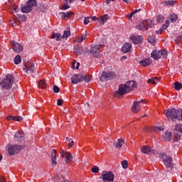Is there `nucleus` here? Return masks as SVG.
<instances>
[{
    "instance_id": "nucleus-3",
    "label": "nucleus",
    "mask_w": 182,
    "mask_h": 182,
    "mask_svg": "<svg viewBox=\"0 0 182 182\" xmlns=\"http://www.w3.org/2000/svg\"><path fill=\"white\" fill-rule=\"evenodd\" d=\"M168 120L176 122V120H182V112L176 109H168L165 113Z\"/></svg>"
},
{
    "instance_id": "nucleus-27",
    "label": "nucleus",
    "mask_w": 182,
    "mask_h": 182,
    "mask_svg": "<svg viewBox=\"0 0 182 182\" xmlns=\"http://www.w3.org/2000/svg\"><path fill=\"white\" fill-rule=\"evenodd\" d=\"M124 143V139L122 138L118 139L117 144L115 146L116 149H120L121 147H123Z\"/></svg>"
},
{
    "instance_id": "nucleus-51",
    "label": "nucleus",
    "mask_w": 182,
    "mask_h": 182,
    "mask_svg": "<svg viewBox=\"0 0 182 182\" xmlns=\"http://www.w3.org/2000/svg\"><path fill=\"white\" fill-rule=\"evenodd\" d=\"M57 105L58 106H62V105H63V100L58 99L57 101Z\"/></svg>"
},
{
    "instance_id": "nucleus-41",
    "label": "nucleus",
    "mask_w": 182,
    "mask_h": 182,
    "mask_svg": "<svg viewBox=\"0 0 182 182\" xmlns=\"http://www.w3.org/2000/svg\"><path fill=\"white\" fill-rule=\"evenodd\" d=\"M139 11H140V9L137 10L135 9L134 10L132 13H130V14L127 16L128 19H132V18L133 17V15H134V14H137V12H139Z\"/></svg>"
},
{
    "instance_id": "nucleus-28",
    "label": "nucleus",
    "mask_w": 182,
    "mask_h": 182,
    "mask_svg": "<svg viewBox=\"0 0 182 182\" xmlns=\"http://www.w3.org/2000/svg\"><path fill=\"white\" fill-rule=\"evenodd\" d=\"M70 36V28H67V29L64 31V33L62 36L63 39H68Z\"/></svg>"
},
{
    "instance_id": "nucleus-53",
    "label": "nucleus",
    "mask_w": 182,
    "mask_h": 182,
    "mask_svg": "<svg viewBox=\"0 0 182 182\" xmlns=\"http://www.w3.org/2000/svg\"><path fill=\"white\" fill-rule=\"evenodd\" d=\"M90 17H85V20H84V25H87L88 23H89V18H90Z\"/></svg>"
},
{
    "instance_id": "nucleus-26",
    "label": "nucleus",
    "mask_w": 182,
    "mask_h": 182,
    "mask_svg": "<svg viewBox=\"0 0 182 182\" xmlns=\"http://www.w3.org/2000/svg\"><path fill=\"white\" fill-rule=\"evenodd\" d=\"M141 151H142L144 154H147L151 151V148L149 146H144L141 148Z\"/></svg>"
},
{
    "instance_id": "nucleus-61",
    "label": "nucleus",
    "mask_w": 182,
    "mask_h": 182,
    "mask_svg": "<svg viewBox=\"0 0 182 182\" xmlns=\"http://www.w3.org/2000/svg\"><path fill=\"white\" fill-rule=\"evenodd\" d=\"M92 21H97V17H96V16H92Z\"/></svg>"
},
{
    "instance_id": "nucleus-59",
    "label": "nucleus",
    "mask_w": 182,
    "mask_h": 182,
    "mask_svg": "<svg viewBox=\"0 0 182 182\" xmlns=\"http://www.w3.org/2000/svg\"><path fill=\"white\" fill-rule=\"evenodd\" d=\"M113 1H114V0H106V4H107V5H109V4H110V2H113Z\"/></svg>"
},
{
    "instance_id": "nucleus-35",
    "label": "nucleus",
    "mask_w": 182,
    "mask_h": 182,
    "mask_svg": "<svg viewBox=\"0 0 182 182\" xmlns=\"http://www.w3.org/2000/svg\"><path fill=\"white\" fill-rule=\"evenodd\" d=\"M15 65H19L21 63V55H17L14 58Z\"/></svg>"
},
{
    "instance_id": "nucleus-5",
    "label": "nucleus",
    "mask_w": 182,
    "mask_h": 182,
    "mask_svg": "<svg viewBox=\"0 0 182 182\" xmlns=\"http://www.w3.org/2000/svg\"><path fill=\"white\" fill-rule=\"evenodd\" d=\"M159 159L162 160L165 167L168 168H173L174 164H173V158L166 153H161L159 154Z\"/></svg>"
},
{
    "instance_id": "nucleus-8",
    "label": "nucleus",
    "mask_w": 182,
    "mask_h": 182,
    "mask_svg": "<svg viewBox=\"0 0 182 182\" xmlns=\"http://www.w3.org/2000/svg\"><path fill=\"white\" fill-rule=\"evenodd\" d=\"M38 2L36 0H28L26 3V6L21 7V12L23 14H29L33 8V6H36Z\"/></svg>"
},
{
    "instance_id": "nucleus-10",
    "label": "nucleus",
    "mask_w": 182,
    "mask_h": 182,
    "mask_svg": "<svg viewBox=\"0 0 182 182\" xmlns=\"http://www.w3.org/2000/svg\"><path fill=\"white\" fill-rule=\"evenodd\" d=\"M100 178L102 179L103 182H113L114 180V174L112 171H103Z\"/></svg>"
},
{
    "instance_id": "nucleus-56",
    "label": "nucleus",
    "mask_w": 182,
    "mask_h": 182,
    "mask_svg": "<svg viewBox=\"0 0 182 182\" xmlns=\"http://www.w3.org/2000/svg\"><path fill=\"white\" fill-rule=\"evenodd\" d=\"M0 182H6L4 176H0Z\"/></svg>"
},
{
    "instance_id": "nucleus-38",
    "label": "nucleus",
    "mask_w": 182,
    "mask_h": 182,
    "mask_svg": "<svg viewBox=\"0 0 182 182\" xmlns=\"http://www.w3.org/2000/svg\"><path fill=\"white\" fill-rule=\"evenodd\" d=\"M62 15L64 18H70V16H72V15H73V12L70 11V12H63Z\"/></svg>"
},
{
    "instance_id": "nucleus-48",
    "label": "nucleus",
    "mask_w": 182,
    "mask_h": 182,
    "mask_svg": "<svg viewBox=\"0 0 182 182\" xmlns=\"http://www.w3.org/2000/svg\"><path fill=\"white\" fill-rule=\"evenodd\" d=\"M65 160L66 161H69V160H70V159H72V154H70V153L68 152L67 155H65Z\"/></svg>"
},
{
    "instance_id": "nucleus-9",
    "label": "nucleus",
    "mask_w": 182,
    "mask_h": 182,
    "mask_svg": "<svg viewBox=\"0 0 182 182\" xmlns=\"http://www.w3.org/2000/svg\"><path fill=\"white\" fill-rule=\"evenodd\" d=\"M116 77V73L114 72H102L101 77H100V81L101 82H107V80H113Z\"/></svg>"
},
{
    "instance_id": "nucleus-23",
    "label": "nucleus",
    "mask_w": 182,
    "mask_h": 182,
    "mask_svg": "<svg viewBox=\"0 0 182 182\" xmlns=\"http://www.w3.org/2000/svg\"><path fill=\"white\" fill-rule=\"evenodd\" d=\"M107 21H109V14H105L98 18V22L102 23V25H105Z\"/></svg>"
},
{
    "instance_id": "nucleus-43",
    "label": "nucleus",
    "mask_w": 182,
    "mask_h": 182,
    "mask_svg": "<svg viewBox=\"0 0 182 182\" xmlns=\"http://www.w3.org/2000/svg\"><path fill=\"white\" fill-rule=\"evenodd\" d=\"M86 36H87V34H86V33H85V34H83L81 38H78L77 42H79L80 43H82V42H83V41H84L85 39H86Z\"/></svg>"
},
{
    "instance_id": "nucleus-60",
    "label": "nucleus",
    "mask_w": 182,
    "mask_h": 182,
    "mask_svg": "<svg viewBox=\"0 0 182 182\" xmlns=\"http://www.w3.org/2000/svg\"><path fill=\"white\" fill-rule=\"evenodd\" d=\"M126 59H127V56H122V57L121 58V60H126Z\"/></svg>"
},
{
    "instance_id": "nucleus-1",
    "label": "nucleus",
    "mask_w": 182,
    "mask_h": 182,
    "mask_svg": "<svg viewBox=\"0 0 182 182\" xmlns=\"http://www.w3.org/2000/svg\"><path fill=\"white\" fill-rule=\"evenodd\" d=\"M137 87V82L134 80L128 81L125 84H121L119 86L118 95L123 96L126 93H129L132 90H134Z\"/></svg>"
},
{
    "instance_id": "nucleus-39",
    "label": "nucleus",
    "mask_w": 182,
    "mask_h": 182,
    "mask_svg": "<svg viewBox=\"0 0 182 182\" xmlns=\"http://www.w3.org/2000/svg\"><path fill=\"white\" fill-rule=\"evenodd\" d=\"M121 164L122 166V168L126 169L127 167H129V162H127V160L122 161Z\"/></svg>"
},
{
    "instance_id": "nucleus-29",
    "label": "nucleus",
    "mask_w": 182,
    "mask_h": 182,
    "mask_svg": "<svg viewBox=\"0 0 182 182\" xmlns=\"http://www.w3.org/2000/svg\"><path fill=\"white\" fill-rule=\"evenodd\" d=\"M61 36H62L60 35V33H53L51 35L50 38H51V39H55V41H57V42H58V41H60V37H61Z\"/></svg>"
},
{
    "instance_id": "nucleus-15",
    "label": "nucleus",
    "mask_w": 182,
    "mask_h": 182,
    "mask_svg": "<svg viewBox=\"0 0 182 182\" xmlns=\"http://www.w3.org/2000/svg\"><path fill=\"white\" fill-rule=\"evenodd\" d=\"M12 48L13 50H14V52L16 53H21V52L23 51V46L15 41H13L12 43Z\"/></svg>"
},
{
    "instance_id": "nucleus-45",
    "label": "nucleus",
    "mask_w": 182,
    "mask_h": 182,
    "mask_svg": "<svg viewBox=\"0 0 182 182\" xmlns=\"http://www.w3.org/2000/svg\"><path fill=\"white\" fill-rule=\"evenodd\" d=\"M166 5H168L169 6H171L173 5H175L176 1H167L165 2Z\"/></svg>"
},
{
    "instance_id": "nucleus-36",
    "label": "nucleus",
    "mask_w": 182,
    "mask_h": 182,
    "mask_svg": "<svg viewBox=\"0 0 182 182\" xmlns=\"http://www.w3.org/2000/svg\"><path fill=\"white\" fill-rule=\"evenodd\" d=\"M181 87H182L181 83H180L178 82H176L174 83V88L176 89V90H180V89H181Z\"/></svg>"
},
{
    "instance_id": "nucleus-63",
    "label": "nucleus",
    "mask_w": 182,
    "mask_h": 182,
    "mask_svg": "<svg viewBox=\"0 0 182 182\" xmlns=\"http://www.w3.org/2000/svg\"><path fill=\"white\" fill-rule=\"evenodd\" d=\"M66 141H70V138L66 137Z\"/></svg>"
},
{
    "instance_id": "nucleus-44",
    "label": "nucleus",
    "mask_w": 182,
    "mask_h": 182,
    "mask_svg": "<svg viewBox=\"0 0 182 182\" xmlns=\"http://www.w3.org/2000/svg\"><path fill=\"white\" fill-rule=\"evenodd\" d=\"M175 41L177 43V45H178V43H182V36H178Z\"/></svg>"
},
{
    "instance_id": "nucleus-57",
    "label": "nucleus",
    "mask_w": 182,
    "mask_h": 182,
    "mask_svg": "<svg viewBox=\"0 0 182 182\" xmlns=\"http://www.w3.org/2000/svg\"><path fill=\"white\" fill-rule=\"evenodd\" d=\"M163 31H164L163 29L160 28L159 30L156 31V32L157 35H160L163 32Z\"/></svg>"
},
{
    "instance_id": "nucleus-21",
    "label": "nucleus",
    "mask_w": 182,
    "mask_h": 182,
    "mask_svg": "<svg viewBox=\"0 0 182 182\" xmlns=\"http://www.w3.org/2000/svg\"><path fill=\"white\" fill-rule=\"evenodd\" d=\"M162 139L164 140V141H171V140L173 139V134L170 131H166L164 135L162 136Z\"/></svg>"
},
{
    "instance_id": "nucleus-25",
    "label": "nucleus",
    "mask_w": 182,
    "mask_h": 182,
    "mask_svg": "<svg viewBox=\"0 0 182 182\" xmlns=\"http://www.w3.org/2000/svg\"><path fill=\"white\" fill-rule=\"evenodd\" d=\"M159 82H160V79L157 77L149 78L147 80V83H152V85H157Z\"/></svg>"
},
{
    "instance_id": "nucleus-58",
    "label": "nucleus",
    "mask_w": 182,
    "mask_h": 182,
    "mask_svg": "<svg viewBox=\"0 0 182 182\" xmlns=\"http://www.w3.org/2000/svg\"><path fill=\"white\" fill-rule=\"evenodd\" d=\"M11 23L12 24V26H16V22H15L14 21H11Z\"/></svg>"
},
{
    "instance_id": "nucleus-64",
    "label": "nucleus",
    "mask_w": 182,
    "mask_h": 182,
    "mask_svg": "<svg viewBox=\"0 0 182 182\" xmlns=\"http://www.w3.org/2000/svg\"><path fill=\"white\" fill-rule=\"evenodd\" d=\"M2 160V155L0 154V161Z\"/></svg>"
},
{
    "instance_id": "nucleus-47",
    "label": "nucleus",
    "mask_w": 182,
    "mask_h": 182,
    "mask_svg": "<svg viewBox=\"0 0 182 182\" xmlns=\"http://www.w3.org/2000/svg\"><path fill=\"white\" fill-rule=\"evenodd\" d=\"M91 171H92V173H98L99 172V167H97V166H94L92 169H91Z\"/></svg>"
},
{
    "instance_id": "nucleus-24",
    "label": "nucleus",
    "mask_w": 182,
    "mask_h": 182,
    "mask_svg": "<svg viewBox=\"0 0 182 182\" xmlns=\"http://www.w3.org/2000/svg\"><path fill=\"white\" fill-rule=\"evenodd\" d=\"M139 65H141V66H150V65H151V60H150V58H145L139 61Z\"/></svg>"
},
{
    "instance_id": "nucleus-6",
    "label": "nucleus",
    "mask_w": 182,
    "mask_h": 182,
    "mask_svg": "<svg viewBox=\"0 0 182 182\" xmlns=\"http://www.w3.org/2000/svg\"><path fill=\"white\" fill-rule=\"evenodd\" d=\"M91 79L92 78L90 77V75H83L82 74L80 73L73 75V77H71V82L73 85H76V83H79V82H82V80H85V82L89 83Z\"/></svg>"
},
{
    "instance_id": "nucleus-37",
    "label": "nucleus",
    "mask_w": 182,
    "mask_h": 182,
    "mask_svg": "<svg viewBox=\"0 0 182 182\" xmlns=\"http://www.w3.org/2000/svg\"><path fill=\"white\" fill-rule=\"evenodd\" d=\"M177 19H178V16L176 14H173L171 16V22L174 23L177 21Z\"/></svg>"
},
{
    "instance_id": "nucleus-42",
    "label": "nucleus",
    "mask_w": 182,
    "mask_h": 182,
    "mask_svg": "<svg viewBox=\"0 0 182 182\" xmlns=\"http://www.w3.org/2000/svg\"><path fill=\"white\" fill-rule=\"evenodd\" d=\"M23 119L21 116H14L13 120L14 122H22Z\"/></svg>"
},
{
    "instance_id": "nucleus-40",
    "label": "nucleus",
    "mask_w": 182,
    "mask_h": 182,
    "mask_svg": "<svg viewBox=\"0 0 182 182\" xmlns=\"http://www.w3.org/2000/svg\"><path fill=\"white\" fill-rule=\"evenodd\" d=\"M68 2L64 4L63 5L61 6V9L62 11H66V9H69L70 8V6L68 4Z\"/></svg>"
},
{
    "instance_id": "nucleus-62",
    "label": "nucleus",
    "mask_w": 182,
    "mask_h": 182,
    "mask_svg": "<svg viewBox=\"0 0 182 182\" xmlns=\"http://www.w3.org/2000/svg\"><path fill=\"white\" fill-rule=\"evenodd\" d=\"M123 2H125V4H129V0H122Z\"/></svg>"
},
{
    "instance_id": "nucleus-4",
    "label": "nucleus",
    "mask_w": 182,
    "mask_h": 182,
    "mask_svg": "<svg viewBox=\"0 0 182 182\" xmlns=\"http://www.w3.org/2000/svg\"><path fill=\"white\" fill-rule=\"evenodd\" d=\"M14 85V76L12 75H7L6 77L0 82V85L4 90H9Z\"/></svg>"
},
{
    "instance_id": "nucleus-7",
    "label": "nucleus",
    "mask_w": 182,
    "mask_h": 182,
    "mask_svg": "<svg viewBox=\"0 0 182 182\" xmlns=\"http://www.w3.org/2000/svg\"><path fill=\"white\" fill-rule=\"evenodd\" d=\"M168 55V53L167 52V50H154L151 53V56L154 59V60H157L158 59H160L161 58H164V59H167V55Z\"/></svg>"
},
{
    "instance_id": "nucleus-18",
    "label": "nucleus",
    "mask_w": 182,
    "mask_h": 182,
    "mask_svg": "<svg viewBox=\"0 0 182 182\" xmlns=\"http://www.w3.org/2000/svg\"><path fill=\"white\" fill-rule=\"evenodd\" d=\"M58 154V151L56 149H53L51 152V166H56L58 164L56 154Z\"/></svg>"
},
{
    "instance_id": "nucleus-22",
    "label": "nucleus",
    "mask_w": 182,
    "mask_h": 182,
    "mask_svg": "<svg viewBox=\"0 0 182 182\" xmlns=\"http://www.w3.org/2000/svg\"><path fill=\"white\" fill-rule=\"evenodd\" d=\"M24 137H25V134H23V132L21 131H18L14 135V139H16L17 141H21V140H23Z\"/></svg>"
},
{
    "instance_id": "nucleus-54",
    "label": "nucleus",
    "mask_w": 182,
    "mask_h": 182,
    "mask_svg": "<svg viewBox=\"0 0 182 182\" xmlns=\"http://www.w3.org/2000/svg\"><path fill=\"white\" fill-rule=\"evenodd\" d=\"M75 144V141H71L68 145V147H73V145Z\"/></svg>"
},
{
    "instance_id": "nucleus-11",
    "label": "nucleus",
    "mask_w": 182,
    "mask_h": 182,
    "mask_svg": "<svg viewBox=\"0 0 182 182\" xmlns=\"http://www.w3.org/2000/svg\"><path fill=\"white\" fill-rule=\"evenodd\" d=\"M7 149L10 156H15L21 151V146L19 145H8Z\"/></svg>"
},
{
    "instance_id": "nucleus-32",
    "label": "nucleus",
    "mask_w": 182,
    "mask_h": 182,
    "mask_svg": "<svg viewBox=\"0 0 182 182\" xmlns=\"http://www.w3.org/2000/svg\"><path fill=\"white\" fill-rule=\"evenodd\" d=\"M136 28H138L139 31H146V27L144 26V21H142V22L139 23L136 26Z\"/></svg>"
},
{
    "instance_id": "nucleus-2",
    "label": "nucleus",
    "mask_w": 182,
    "mask_h": 182,
    "mask_svg": "<svg viewBox=\"0 0 182 182\" xmlns=\"http://www.w3.org/2000/svg\"><path fill=\"white\" fill-rule=\"evenodd\" d=\"M6 4L9 6V9L11 10V14H14V16L17 21L20 22H25V21H26V16L18 14V12H19L21 9L18 7V5L12 1V0H9V3H6Z\"/></svg>"
},
{
    "instance_id": "nucleus-49",
    "label": "nucleus",
    "mask_w": 182,
    "mask_h": 182,
    "mask_svg": "<svg viewBox=\"0 0 182 182\" xmlns=\"http://www.w3.org/2000/svg\"><path fill=\"white\" fill-rule=\"evenodd\" d=\"M53 89L54 93H59V87H58L57 85H54Z\"/></svg>"
},
{
    "instance_id": "nucleus-14",
    "label": "nucleus",
    "mask_w": 182,
    "mask_h": 182,
    "mask_svg": "<svg viewBox=\"0 0 182 182\" xmlns=\"http://www.w3.org/2000/svg\"><path fill=\"white\" fill-rule=\"evenodd\" d=\"M25 70L26 73H28V75H32L35 70V64L33 63H28L25 65Z\"/></svg>"
},
{
    "instance_id": "nucleus-13",
    "label": "nucleus",
    "mask_w": 182,
    "mask_h": 182,
    "mask_svg": "<svg viewBox=\"0 0 182 182\" xmlns=\"http://www.w3.org/2000/svg\"><path fill=\"white\" fill-rule=\"evenodd\" d=\"M140 103H143V100H141V101H134L132 107L131 108L132 112H133V113H139V112H140L141 109V106H140Z\"/></svg>"
},
{
    "instance_id": "nucleus-33",
    "label": "nucleus",
    "mask_w": 182,
    "mask_h": 182,
    "mask_svg": "<svg viewBox=\"0 0 182 182\" xmlns=\"http://www.w3.org/2000/svg\"><path fill=\"white\" fill-rule=\"evenodd\" d=\"M148 42L149 43H154L156 42V36L152 35L148 38Z\"/></svg>"
},
{
    "instance_id": "nucleus-52",
    "label": "nucleus",
    "mask_w": 182,
    "mask_h": 182,
    "mask_svg": "<svg viewBox=\"0 0 182 182\" xmlns=\"http://www.w3.org/2000/svg\"><path fill=\"white\" fill-rule=\"evenodd\" d=\"M68 153V152H67L66 151L63 150V151L60 152L61 157H65V156L67 155Z\"/></svg>"
},
{
    "instance_id": "nucleus-50",
    "label": "nucleus",
    "mask_w": 182,
    "mask_h": 182,
    "mask_svg": "<svg viewBox=\"0 0 182 182\" xmlns=\"http://www.w3.org/2000/svg\"><path fill=\"white\" fill-rule=\"evenodd\" d=\"M156 21H157V22H159V23L163 22V16L158 15Z\"/></svg>"
},
{
    "instance_id": "nucleus-31",
    "label": "nucleus",
    "mask_w": 182,
    "mask_h": 182,
    "mask_svg": "<svg viewBox=\"0 0 182 182\" xmlns=\"http://www.w3.org/2000/svg\"><path fill=\"white\" fill-rule=\"evenodd\" d=\"M38 87L40 89H45L46 87V81L43 80H40L38 81Z\"/></svg>"
},
{
    "instance_id": "nucleus-34",
    "label": "nucleus",
    "mask_w": 182,
    "mask_h": 182,
    "mask_svg": "<svg viewBox=\"0 0 182 182\" xmlns=\"http://www.w3.org/2000/svg\"><path fill=\"white\" fill-rule=\"evenodd\" d=\"M168 26H170V21L168 20H166L165 21V23L162 25V27L161 28L163 31H166V28L168 27Z\"/></svg>"
},
{
    "instance_id": "nucleus-19",
    "label": "nucleus",
    "mask_w": 182,
    "mask_h": 182,
    "mask_svg": "<svg viewBox=\"0 0 182 182\" xmlns=\"http://www.w3.org/2000/svg\"><path fill=\"white\" fill-rule=\"evenodd\" d=\"M132 49V44L129 43H125L121 48L122 53H129Z\"/></svg>"
},
{
    "instance_id": "nucleus-30",
    "label": "nucleus",
    "mask_w": 182,
    "mask_h": 182,
    "mask_svg": "<svg viewBox=\"0 0 182 182\" xmlns=\"http://www.w3.org/2000/svg\"><path fill=\"white\" fill-rule=\"evenodd\" d=\"M74 52L77 53V55H82V53H83V48L80 46H75L74 48Z\"/></svg>"
},
{
    "instance_id": "nucleus-20",
    "label": "nucleus",
    "mask_w": 182,
    "mask_h": 182,
    "mask_svg": "<svg viewBox=\"0 0 182 182\" xmlns=\"http://www.w3.org/2000/svg\"><path fill=\"white\" fill-rule=\"evenodd\" d=\"M144 24L145 26V31L150 29V28H153L154 26V21H152L151 19H147L144 21Z\"/></svg>"
},
{
    "instance_id": "nucleus-17",
    "label": "nucleus",
    "mask_w": 182,
    "mask_h": 182,
    "mask_svg": "<svg viewBox=\"0 0 182 182\" xmlns=\"http://www.w3.org/2000/svg\"><path fill=\"white\" fill-rule=\"evenodd\" d=\"M129 39L133 42V43H134V45H139L143 42V37L141 36H131Z\"/></svg>"
},
{
    "instance_id": "nucleus-55",
    "label": "nucleus",
    "mask_w": 182,
    "mask_h": 182,
    "mask_svg": "<svg viewBox=\"0 0 182 182\" xmlns=\"http://www.w3.org/2000/svg\"><path fill=\"white\" fill-rule=\"evenodd\" d=\"M6 120H14V116L12 115H9L7 117H6Z\"/></svg>"
},
{
    "instance_id": "nucleus-16",
    "label": "nucleus",
    "mask_w": 182,
    "mask_h": 182,
    "mask_svg": "<svg viewBox=\"0 0 182 182\" xmlns=\"http://www.w3.org/2000/svg\"><path fill=\"white\" fill-rule=\"evenodd\" d=\"M174 136L177 139H181L182 136V124H177L174 129Z\"/></svg>"
},
{
    "instance_id": "nucleus-12",
    "label": "nucleus",
    "mask_w": 182,
    "mask_h": 182,
    "mask_svg": "<svg viewBox=\"0 0 182 182\" xmlns=\"http://www.w3.org/2000/svg\"><path fill=\"white\" fill-rule=\"evenodd\" d=\"M90 53L94 58H100V46L99 45L92 46L90 50Z\"/></svg>"
},
{
    "instance_id": "nucleus-46",
    "label": "nucleus",
    "mask_w": 182,
    "mask_h": 182,
    "mask_svg": "<svg viewBox=\"0 0 182 182\" xmlns=\"http://www.w3.org/2000/svg\"><path fill=\"white\" fill-rule=\"evenodd\" d=\"M154 129L156 132H163V130H164V127L162 126H159V127H155Z\"/></svg>"
}]
</instances>
